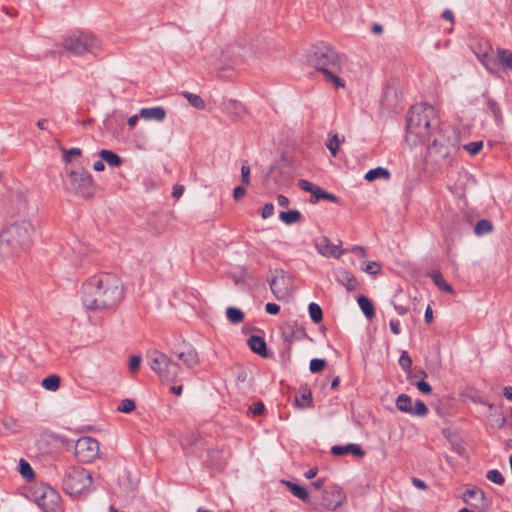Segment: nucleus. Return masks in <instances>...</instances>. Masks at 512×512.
Masks as SVG:
<instances>
[{
    "label": "nucleus",
    "instance_id": "f257e3e1",
    "mask_svg": "<svg viewBox=\"0 0 512 512\" xmlns=\"http://www.w3.org/2000/svg\"><path fill=\"white\" fill-rule=\"evenodd\" d=\"M123 298V283L114 274L100 273L93 275L81 287L82 304L87 310H113Z\"/></svg>",
    "mask_w": 512,
    "mask_h": 512
},
{
    "label": "nucleus",
    "instance_id": "f03ea898",
    "mask_svg": "<svg viewBox=\"0 0 512 512\" xmlns=\"http://www.w3.org/2000/svg\"><path fill=\"white\" fill-rule=\"evenodd\" d=\"M172 357L181 361L186 370H193L201 362L196 348L189 343H184L173 350L172 356L156 349L148 351L146 355L148 364L162 383H175L181 379L180 376L184 370Z\"/></svg>",
    "mask_w": 512,
    "mask_h": 512
},
{
    "label": "nucleus",
    "instance_id": "7ed1b4c3",
    "mask_svg": "<svg viewBox=\"0 0 512 512\" xmlns=\"http://www.w3.org/2000/svg\"><path fill=\"white\" fill-rule=\"evenodd\" d=\"M438 121L435 110L428 104L413 105L408 113L405 140L411 147L429 140L436 130Z\"/></svg>",
    "mask_w": 512,
    "mask_h": 512
},
{
    "label": "nucleus",
    "instance_id": "20e7f679",
    "mask_svg": "<svg viewBox=\"0 0 512 512\" xmlns=\"http://www.w3.org/2000/svg\"><path fill=\"white\" fill-rule=\"evenodd\" d=\"M309 62L323 74L327 83L333 84L337 89L345 87V81L340 77L343 71V57L330 45L321 43L315 46Z\"/></svg>",
    "mask_w": 512,
    "mask_h": 512
},
{
    "label": "nucleus",
    "instance_id": "39448f33",
    "mask_svg": "<svg viewBox=\"0 0 512 512\" xmlns=\"http://www.w3.org/2000/svg\"><path fill=\"white\" fill-rule=\"evenodd\" d=\"M33 226L30 222H15L0 233V256H15L28 249L32 243Z\"/></svg>",
    "mask_w": 512,
    "mask_h": 512
},
{
    "label": "nucleus",
    "instance_id": "423d86ee",
    "mask_svg": "<svg viewBox=\"0 0 512 512\" xmlns=\"http://www.w3.org/2000/svg\"><path fill=\"white\" fill-rule=\"evenodd\" d=\"M92 476L82 468H70L66 471L62 488L73 499L85 497L91 490Z\"/></svg>",
    "mask_w": 512,
    "mask_h": 512
},
{
    "label": "nucleus",
    "instance_id": "0eeeda50",
    "mask_svg": "<svg viewBox=\"0 0 512 512\" xmlns=\"http://www.w3.org/2000/svg\"><path fill=\"white\" fill-rule=\"evenodd\" d=\"M63 47L77 56L96 55L101 50V41L92 33L77 31L63 39Z\"/></svg>",
    "mask_w": 512,
    "mask_h": 512
},
{
    "label": "nucleus",
    "instance_id": "6e6552de",
    "mask_svg": "<svg viewBox=\"0 0 512 512\" xmlns=\"http://www.w3.org/2000/svg\"><path fill=\"white\" fill-rule=\"evenodd\" d=\"M67 176L72 191L82 198H91L95 193L92 175L83 167L67 170Z\"/></svg>",
    "mask_w": 512,
    "mask_h": 512
},
{
    "label": "nucleus",
    "instance_id": "1a4fd4ad",
    "mask_svg": "<svg viewBox=\"0 0 512 512\" xmlns=\"http://www.w3.org/2000/svg\"><path fill=\"white\" fill-rule=\"evenodd\" d=\"M42 441L52 448H99L100 446V443L93 437L83 436L77 440H71L51 432H44Z\"/></svg>",
    "mask_w": 512,
    "mask_h": 512
},
{
    "label": "nucleus",
    "instance_id": "9d476101",
    "mask_svg": "<svg viewBox=\"0 0 512 512\" xmlns=\"http://www.w3.org/2000/svg\"><path fill=\"white\" fill-rule=\"evenodd\" d=\"M34 501L43 512H61V495L48 485H40L34 492Z\"/></svg>",
    "mask_w": 512,
    "mask_h": 512
},
{
    "label": "nucleus",
    "instance_id": "9b49d317",
    "mask_svg": "<svg viewBox=\"0 0 512 512\" xmlns=\"http://www.w3.org/2000/svg\"><path fill=\"white\" fill-rule=\"evenodd\" d=\"M453 150V147L435 138L428 147L427 159L434 162L439 168L448 167L452 162Z\"/></svg>",
    "mask_w": 512,
    "mask_h": 512
},
{
    "label": "nucleus",
    "instance_id": "f8f14e48",
    "mask_svg": "<svg viewBox=\"0 0 512 512\" xmlns=\"http://www.w3.org/2000/svg\"><path fill=\"white\" fill-rule=\"evenodd\" d=\"M292 283V277L289 274L282 269H276L269 281V286L275 298L283 300L291 295Z\"/></svg>",
    "mask_w": 512,
    "mask_h": 512
},
{
    "label": "nucleus",
    "instance_id": "ddd939ff",
    "mask_svg": "<svg viewBox=\"0 0 512 512\" xmlns=\"http://www.w3.org/2000/svg\"><path fill=\"white\" fill-rule=\"evenodd\" d=\"M346 501V493L338 486L330 487L325 490L322 496V505L329 509L335 510L342 506Z\"/></svg>",
    "mask_w": 512,
    "mask_h": 512
},
{
    "label": "nucleus",
    "instance_id": "4468645a",
    "mask_svg": "<svg viewBox=\"0 0 512 512\" xmlns=\"http://www.w3.org/2000/svg\"><path fill=\"white\" fill-rule=\"evenodd\" d=\"M315 248L317 252L325 257L340 258L347 250L341 249L340 245L331 243L330 239L322 236L315 240Z\"/></svg>",
    "mask_w": 512,
    "mask_h": 512
},
{
    "label": "nucleus",
    "instance_id": "2eb2a0df",
    "mask_svg": "<svg viewBox=\"0 0 512 512\" xmlns=\"http://www.w3.org/2000/svg\"><path fill=\"white\" fill-rule=\"evenodd\" d=\"M462 499L465 503L472 505L476 508L487 509L489 501L485 493L476 486H471L463 493Z\"/></svg>",
    "mask_w": 512,
    "mask_h": 512
},
{
    "label": "nucleus",
    "instance_id": "dca6fc26",
    "mask_svg": "<svg viewBox=\"0 0 512 512\" xmlns=\"http://www.w3.org/2000/svg\"><path fill=\"white\" fill-rule=\"evenodd\" d=\"M139 115L144 120H155L158 122H162L166 118V110L160 106L142 108L139 112Z\"/></svg>",
    "mask_w": 512,
    "mask_h": 512
},
{
    "label": "nucleus",
    "instance_id": "f3484780",
    "mask_svg": "<svg viewBox=\"0 0 512 512\" xmlns=\"http://www.w3.org/2000/svg\"><path fill=\"white\" fill-rule=\"evenodd\" d=\"M249 348L256 354L267 357V345L263 337L252 335L249 337L248 341Z\"/></svg>",
    "mask_w": 512,
    "mask_h": 512
},
{
    "label": "nucleus",
    "instance_id": "a211bd4d",
    "mask_svg": "<svg viewBox=\"0 0 512 512\" xmlns=\"http://www.w3.org/2000/svg\"><path fill=\"white\" fill-rule=\"evenodd\" d=\"M282 335L284 340L288 343H292L295 340L303 339L306 336L305 329L302 327H296L294 329L293 326L288 325L283 328Z\"/></svg>",
    "mask_w": 512,
    "mask_h": 512
},
{
    "label": "nucleus",
    "instance_id": "6ab92c4d",
    "mask_svg": "<svg viewBox=\"0 0 512 512\" xmlns=\"http://www.w3.org/2000/svg\"><path fill=\"white\" fill-rule=\"evenodd\" d=\"M483 97L486 98V104L488 110L492 113L495 122L497 125H500L503 123V115L500 108V105L491 97H489L488 92L483 93Z\"/></svg>",
    "mask_w": 512,
    "mask_h": 512
},
{
    "label": "nucleus",
    "instance_id": "aec40b11",
    "mask_svg": "<svg viewBox=\"0 0 512 512\" xmlns=\"http://www.w3.org/2000/svg\"><path fill=\"white\" fill-rule=\"evenodd\" d=\"M337 279L340 283L345 285L348 291H353L357 288L358 282L349 271L341 269L337 273Z\"/></svg>",
    "mask_w": 512,
    "mask_h": 512
},
{
    "label": "nucleus",
    "instance_id": "412c9836",
    "mask_svg": "<svg viewBox=\"0 0 512 512\" xmlns=\"http://www.w3.org/2000/svg\"><path fill=\"white\" fill-rule=\"evenodd\" d=\"M429 277L439 290L447 293H453L452 286L446 282L440 270H432L429 273Z\"/></svg>",
    "mask_w": 512,
    "mask_h": 512
},
{
    "label": "nucleus",
    "instance_id": "4be33fe9",
    "mask_svg": "<svg viewBox=\"0 0 512 512\" xmlns=\"http://www.w3.org/2000/svg\"><path fill=\"white\" fill-rule=\"evenodd\" d=\"M491 52H492V47L490 45H487V47L484 50H482L480 52H476V56L479 59V61L489 71H492L493 66L495 65V60L493 59Z\"/></svg>",
    "mask_w": 512,
    "mask_h": 512
},
{
    "label": "nucleus",
    "instance_id": "5701e85b",
    "mask_svg": "<svg viewBox=\"0 0 512 512\" xmlns=\"http://www.w3.org/2000/svg\"><path fill=\"white\" fill-rule=\"evenodd\" d=\"M99 156L111 167H119L122 164L121 157L111 150L102 149Z\"/></svg>",
    "mask_w": 512,
    "mask_h": 512
},
{
    "label": "nucleus",
    "instance_id": "b1692460",
    "mask_svg": "<svg viewBox=\"0 0 512 512\" xmlns=\"http://www.w3.org/2000/svg\"><path fill=\"white\" fill-rule=\"evenodd\" d=\"M357 302L361 311L367 318L371 319L375 316L374 305L368 297L361 295L358 297Z\"/></svg>",
    "mask_w": 512,
    "mask_h": 512
},
{
    "label": "nucleus",
    "instance_id": "393cba45",
    "mask_svg": "<svg viewBox=\"0 0 512 512\" xmlns=\"http://www.w3.org/2000/svg\"><path fill=\"white\" fill-rule=\"evenodd\" d=\"M321 199L327 200V201H330V202H333V203H337V204L340 202L339 197H337L336 195H334L332 193H329V192L323 190L321 187L318 186V188L316 189V192H315L313 198L310 199V202L315 204V203H317Z\"/></svg>",
    "mask_w": 512,
    "mask_h": 512
},
{
    "label": "nucleus",
    "instance_id": "a878e982",
    "mask_svg": "<svg viewBox=\"0 0 512 512\" xmlns=\"http://www.w3.org/2000/svg\"><path fill=\"white\" fill-rule=\"evenodd\" d=\"M302 218L301 213L298 210L282 211L279 214V219L286 225H292L300 221Z\"/></svg>",
    "mask_w": 512,
    "mask_h": 512
},
{
    "label": "nucleus",
    "instance_id": "bb28decb",
    "mask_svg": "<svg viewBox=\"0 0 512 512\" xmlns=\"http://www.w3.org/2000/svg\"><path fill=\"white\" fill-rule=\"evenodd\" d=\"M284 483L295 497L301 499L304 502L309 501V494L305 488L290 481H285Z\"/></svg>",
    "mask_w": 512,
    "mask_h": 512
},
{
    "label": "nucleus",
    "instance_id": "cd10ccee",
    "mask_svg": "<svg viewBox=\"0 0 512 512\" xmlns=\"http://www.w3.org/2000/svg\"><path fill=\"white\" fill-rule=\"evenodd\" d=\"M389 178H390L389 170L386 168H383V167H377V168L371 169L365 175V179L367 181H374L376 179H389Z\"/></svg>",
    "mask_w": 512,
    "mask_h": 512
},
{
    "label": "nucleus",
    "instance_id": "c85d7f7f",
    "mask_svg": "<svg viewBox=\"0 0 512 512\" xmlns=\"http://www.w3.org/2000/svg\"><path fill=\"white\" fill-rule=\"evenodd\" d=\"M396 407L401 412L411 414L413 407L411 397L407 394H400L396 399Z\"/></svg>",
    "mask_w": 512,
    "mask_h": 512
},
{
    "label": "nucleus",
    "instance_id": "c756f323",
    "mask_svg": "<svg viewBox=\"0 0 512 512\" xmlns=\"http://www.w3.org/2000/svg\"><path fill=\"white\" fill-rule=\"evenodd\" d=\"M61 383V379L58 375L52 374L47 377H45L41 385L43 388H45L48 391L55 392L59 389Z\"/></svg>",
    "mask_w": 512,
    "mask_h": 512
},
{
    "label": "nucleus",
    "instance_id": "7c9ffc66",
    "mask_svg": "<svg viewBox=\"0 0 512 512\" xmlns=\"http://www.w3.org/2000/svg\"><path fill=\"white\" fill-rule=\"evenodd\" d=\"M225 110L229 114L241 116L245 112L244 106L237 100L230 99L224 103Z\"/></svg>",
    "mask_w": 512,
    "mask_h": 512
},
{
    "label": "nucleus",
    "instance_id": "2f4dec72",
    "mask_svg": "<svg viewBox=\"0 0 512 512\" xmlns=\"http://www.w3.org/2000/svg\"><path fill=\"white\" fill-rule=\"evenodd\" d=\"M497 57L504 68L512 70V52L510 50L498 48Z\"/></svg>",
    "mask_w": 512,
    "mask_h": 512
},
{
    "label": "nucleus",
    "instance_id": "473e14b6",
    "mask_svg": "<svg viewBox=\"0 0 512 512\" xmlns=\"http://www.w3.org/2000/svg\"><path fill=\"white\" fill-rule=\"evenodd\" d=\"M493 230V224L491 221L486 219H481L476 222V225L474 227V232L477 236H482L485 234H488L492 232Z\"/></svg>",
    "mask_w": 512,
    "mask_h": 512
},
{
    "label": "nucleus",
    "instance_id": "72a5a7b5",
    "mask_svg": "<svg viewBox=\"0 0 512 512\" xmlns=\"http://www.w3.org/2000/svg\"><path fill=\"white\" fill-rule=\"evenodd\" d=\"M226 316H227V319L232 324H239L244 319V313L239 308H236V307H228L226 309Z\"/></svg>",
    "mask_w": 512,
    "mask_h": 512
},
{
    "label": "nucleus",
    "instance_id": "f704fd0d",
    "mask_svg": "<svg viewBox=\"0 0 512 512\" xmlns=\"http://www.w3.org/2000/svg\"><path fill=\"white\" fill-rule=\"evenodd\" d=\"M19 473L27 481H31L35 477L34 471L32 470L30 464L24 459L19 461Z\"/></svg>",
    "mask_w": 512,
    "mask_h": 512
},
{
    "label": "nucleus",
    "instance_id": "c9c22d12",
    "mask_svg": "<svg viewBox=\"0 0 512 512\" xmlns=\"http://www.w3.org/2000/svg\"><path fill=\"white\" fill-rule=\"evenodd\" d=\"M308 312L311 320L314 323H319L323 319V311L322 308L317 303H310L308 306Z\"/></svg>",
    "mask_w": 512,
    "mask_h": 512
},
{
    "label": "nucleus",
    "instance_id": "e433bc0d",
    "mask_svg": "<svg viewBox=\"0 0 512 512\" xmlns=\"http://www.w3.org/2000/svg\"><path fill=\"white\" fill-rule=\"evenodd\" d=\"M97 451L95 450H75V457L78 461L83 463H89L97 457Z\"/></svg>",
    "mask_w": 512,
    "mask_h": 512
},
{
    "label": "nucleus",
    "instance_id": "4c0bfd02",
    "mask_svg": "<svg viewBox=\"0 0 512 512\" xmlns=\"http://www.w3.org/2000/svg\"><path fill=\"white\" fill-rule=\"evenodd\" d=\"M183 96L196 109L202 110L205 108V102L199 95H196V94H193L190 92H184Z\"/></svg>",
    "mask_w": 512,
    "mask_h": 512
},
{
    "label": "nucleus",
    "instance_id": "58836bf2",
    "mask_svg": "<svg viewBox=\"0 0 512 512\" xmlns=\"http://www.w3.org/2000/svg\"><path fill=\"white\" fill-rule=\"evenodd\" d=\"M428 413H429V409L426 406V404L422 400L417 399L414 403V406L412 407V412L410 415L418 416V417H425Z\"/></svg>",
    "mask_w": 512,
    "mask_h": 512
},
{
    "label": "nucleus",
    "instance_id": "ea45409f",
    "mask_svg": "<svg viewBox=\"0 0 512 512\" xmlns=\"http://www.w3.org/2000/svg\"><path fill=\"white\" fill-rule=\"evenodd\" d=\"M61 151L63 153V161L65 163H70L73 157H79L82 154L81 149L76 147L70 149L62 148Z\"/></svg>",
    "mask_w": 512,
    "mask_h": 512
},
{
    "label": "nucleus",
    "instance_id": "a19ab883",
    "mask_svg": "<svg viewBox=\"0 0 512 512\" xmlns=\"http://www.w3.org/2000/svg\"><path fill=\"white\" fill-rule=\"evenodd\" d=\"M398 363L404 371L409 372L411 370L412 358L410 357L407 351H403L401 353Z\"/></svg>",
    "mask_w": 512,
    "mask_h": 512
},
{
    "label": "nucleus",
    "instance_id": "79ce46f5",
    "mask_svg": "<svg viewBox=\"0 0 512 512\" xmlns=\"http://www.w3.org/2000/svg\"><path fill=\"white\" fill-rule=\"evenodd\" d=\"M326 366V361L321 358H314L310 361L309 369L312 373L321 372Z\"/></svg>",
    "mask_w": 512,
    "mask_h": 512
},
{
    "label": "nucleus",
    "instance_id": "37998d69",
    "mask_svg": "<svg viewBox=\"0 0 512 512\" xmlns=\"http://www.w3.org/2000/svg\"><path fill=\"white\" fill-rule=\"evenodd\" d=\"M335 457H342L351 453L356 458H362L365 455V450H331Z\"/></svg>",
    "mask_w": 512,
    "mask_h": 512
},
{
    "label": "nucleus",
    "instance_id": "c03bdc74",
    "mask_svg": "<svg viewBox=\"0 0 512 512\" xmlns=\"http://www.w3.org/2000/svg\"><path fill=\"white\" fill-rule=\"evenodd\" d=\"M298 185L302 190L311 193V198H313L316 189L318 188V185L304 179L299 180Z\"/></svg>",
    "mask_w": 512,
    "mask_h": 512
},
{
    "label": "nucleus",
    "instance_id": "a18cd8bd",
    "mask_svg": "<svg viewBox=\"0 0 512 512\" xmlns=\"http://www.w3.org/2000/svg\"><path fill=\"white\" fill-rule=\"evenodd\" d=\"M135 402L131 399H124L118 406V411L123 413H131L135 409Z\"/></svg>",
    "mask_w": 512,
    "mask_h": 512
},
{
    "label": "nucleus",
    "instance_id": "49530a36",
    "mask_svg": "<svg viewBox=\"0 0 512 512\" xmlns=\"http://www.w3.org/2000/svg\"><path fill=\"white\" fill-rule=\"evenodd\" d=\"M487 479L490 480L491 482L495 483V484H498V485H502L504 483V477L496 469L488 471Z\"/></svg>",
    "mask_w": 512,
    "mask_h": 512
},
{
    "label": "nucleus",
    "instance_id": "de8ad7c7",
    "mask_svg": "<svg viewBox=\"0 0 512 512\" xmlns=\"http://www.w3.org/2000/svg\"><path fill=\"white\" fill-rule=\"evenodd\" d=\"M339 147H340V140L338 138V135H334L333 137H331L327 143V148L329 149V151L331 152V154L333 156H336L337 155V152L339 150Z\"/></svg>",
    "mask_w": 512,
    "mask_h": 512
},
{
    "label": "nucleus",
    "instance_id": "09e8293b",
    "mask_svg": "<svg viewBox=\"0 0 512 512\" xmlns=\"http://www.w3.org/2000/svg\"><path fill=\"white\" fill-rule=\"evenodd\" d=\"M483 148L482 141H474L465 145V150L468 151L471 155L478 154Z\"/></svg>",
    "mask_w": 512,
    "mask_h": 512
},
{
    "label": "nucleus",
    "instance_id": "8fccbe9b",
    "mask_svg": "<svg viewBox=\"0 0 512 512\" xmlns=\"http://www.w3.org/2000/svg\"><path fill=\"white\" fill-rule=\"evenodd\" d=\"M296 402L299 406L301 407H310L312 405V396H311V392L309 390H307L305 393H303L299 398H296Z\"/></svg>",
    "mask_w": 512,
    "mask_h": 512
},
{
    "label": "nucleus",
    "instance_id": "3c124183",
    "mask_svg": "<svg viewBox=\"0 0 512 512\" xmlns=\"http://www.w3.org/2000/svg\"><path fill=\"white\" fill-rule=\"evenodd\" d=\"M241 181L244 185H248L250 183V166L248 161H244L241 166Z\"/></svg>",
    "mask_w": 512,
    "mask_h": 512
},
{
    "label": "nucleus",
    "instance_id": "603ef678",
    "mask_svg": "<svg viewBox=\"0 0 512 512\" xmlns=\"http://www.w3.org/2000/svg\"><path fill=\"white\" fill-rule=\"evenodd\" d=\"M363 270L368 273V274H371V275H376L380 272L381 270V266L379 263L377 262H374V261H368L365 265V267H363Z\"/></svg>",
    "mask_w": 512,
    "mask_h": 512
},
{
    "label": "nucleus",
    "instance_id": "864d4df0",
    "mask_svg": "<svg viewBox=\"0 0 512 512\" xmlns=\"http://www.w3.org/2000/svg\"><path fill=\"white\" fill-rule=\"evenodd\" d=\"M249 411L254 415V416H261L264 411H265V405L263 402L261 401H258V402H254L252 403L250 406H249Z\"/></svg>",
    "mask_w": 512,
    "mask_h": 512
},
{
    "label": "nucleus",
    "instance_id": "5fc2aeb1",
    "mask_svg": "<svg viewBox=\"0 0 512 512\" xmlns=\"http://www.w3.org/2000/svg\"><path fill=\"white\" fill-rule=\"evenodd\" d=\"M142 358L139 355H132L129 359V370L132 373H135L138 371L140 364H141Z\"/></svg>",
    "mask_w": 512,
    "mask_h": 512
},
{
    "label": "nucleus",
    "instance_id": "6e6d98bb",
    "mask_svg": "<svg viewBox=\"0 0 512 512\" xmlns=\"http://www.w3.org/2000/svg\"><path fill=\"white\" fill-rule=\"evenodd\" d=\"M412 383L415 384L417 389L424 394H430L432 392L431 385L425 380H419L417 382Z\"/></svg>",
    "mask_w": 512,
    "mask_h": 512
},
{
    "label": "nucleus",
    "instance_id": "4d7b16f0",
    "mask_svg": "<svg viewBox=\"0 0 512 512\" xmlns=\"http://www.w3.org/2000/svg\"><path fill=\"white\" fill-rule=\"evenodd\" d=\"M274 213V206L272 203H266L262 210H261V216L263 219H267L271 217Z\"/></svg>",
    "mask_w": 512,
    "mask_h": 512
},
{
    "label": "nucleus",
    "instance_id": "13d9d810",
    "mask_svg": "<svg viewBox=\"0 0 512 512\" xmlns=\"http://www.w3.org/2000/svg\"><path fill=\"white\" fill-rule=\"evenodd\" d=\"M389 326L394 335H399L401 333V323L398 319H391Z\"/></svg>",
    "mask_w": 512,
    "mask_h": 512
},
{
    "label": "nucleus",
    "instance_id": "bf43d9fd",
    "mask_svg": "<svg viewBox=\"0 0 512 512\" xmlns=\"http://www.w3.org/2000/svg\"><path fill=\"white\" fill-rule=\"evenodd\" d=\"M265 310L268 314L276 315L280 311V306L276 303L269 302L265 305Z\"/></svg>",
    "mask_w": 512,
    "mask_h": 512
},
{
    "label": "nucleus",
    "instance_id": "052dcab7",
    "mask_svg": "<svg viewBox=\"0 0 512 512\" xmlns=\"http://www.w3.org/2000/svg\"><path fill=\"white\" fill-rule=\"evenodd\" d=\"M246 194V190L243 186H236L233 190V198L238 201Z\"/></svg>",
    "mask_w": 512,
    "mask_h": 512
},
{
    "label": "nucleus",
    "instance_id": "680f3d73",
    "mask_svg": "<svg viewBox=\"0 0 512 512\" xmlns=\"http://www.w3.org/2000/svg\"><path fill=\"white\" fill-rule=\"evenodd\" d=\"M346 250H347L346 253L352 252V253H358L361 257L367 256L366 249L363 246L355 245L352 248L346 249Z\"/></svg>",
    "mask_w": 512,
    "mask_h": 512
},
{
    "label": "nucleus",
    "instance_id": "e2e57ef3",
    "mask_svg": "<svg viewBox=\"0 0 512 512\" xmlns=\"http://www.w3.org/2000/svg\"><path fill=\"white\" fill-rule=\"evenodd\" d=\"M184 190H185V188L183 185H178V184L174 185L173 191H172L173 197L180 198L183 195Z\"/></svg>",
    "mask_w": 512,
    "mask_h": 512
},
{
    "label": "nucleus",
    "instance_id": "0e129e2a",
    "mask_svg": "<svg viewBox=\"0 0 512 512\" xmlns=\"http://www.w3.org/2000/svg\"><path fill=\"white\" fill-rule=\"evenodd\" d=\"M424 320L427 324L431 323L433 320V311L430 305H428L425 310Z\"/></svg>",
    "mask_w": 512,
    "mask_h": 512
},
{
    "label": "nucleus",
    "instance_id": "69168bd1",
    "mask_svg": "<svg viewBox=\"0 0 512 512\" xmlns=\"http://www.w3.org/2000/svg\"><path fill=\"white\" fill-rule=\"evenodd\" d=\"M277 203L281 207H287L290 202H289V199L286 196H284L282 194H279L277 196Z\"/></svg>",
    "mask_w": 512,
    "mask_h": 512
},
{
    "label": "nucleus",
    "instance_id": "338daca9",
    "mask_svg": "<svg viewBox=\"0 0 512 512\" xmlns=\"http://www.w3.org/2000/svg\"><path fill=\"white\" fill-rule=\"evenodd\" d=\"M93 169L97 172L103 171L105 169L104 161L101 159V160L94 162Z\"/></svg>",
    "mask_w": 512,
    "mask_h": 512
},
{
    "label": "nucleus",
    "instance_id": "774afa93",
    "mask_svg": "<svg viewBox=\"0 0 512 512\" xmlns=\"http://www.w3.org/2000/svg\"><path fill=\"white\" fill-rule=\"evenodd\" d=\"M503 395L505 396V398L512 401V387L511 386L504 387Z\"/></svg>",
    "mask_w": 512,
    "mask_h": 512
}]
</instances>
